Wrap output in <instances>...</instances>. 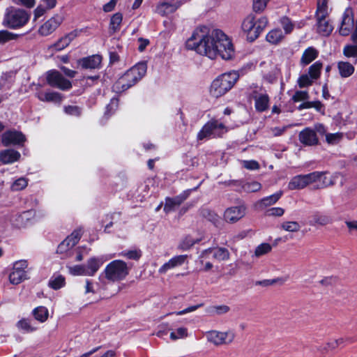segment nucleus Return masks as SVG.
<instances>
[{
  "mask_svg": "<svg viewBox=\"0 0 357 357\" xmlns=\"http://www.w3.org/2000/svg\"><path fill=\"white\" fill-rule=\"evenodd\" d=\"M47 10L42 5H38L33 11V20H37L39 17L43 16Z\"/></svg>",
  "mask_w": 357,
  "mask_h": 357,
  "instance_id": "63",
  "label": "nucleus"
},
{
  "mask_svg": "<svg viewBox=\"0 0 357 357\" xmlns=\"http://www.w3.org/2000/svg\"><path fill=\"white\" fill-rule=\"evenodd\" d=\"M354 25V20L353 11L351 8H347L342 17L339 28L340 34L344 36H348L352 31Z\"/></svg>",
  "mask_w": 357,
  "mask_h": 357,
  "instance_id": "19",
  "label": "nucleus"
},
{
  "mask_svg": "<svg viewBox=\"0 0 357 357\" xmlns=\"http://www.w3.org/2000/svg\"><path fill=\"white\" fill-rule=\"evenodd\" d=\"M35 96L42 102H52L57 103L62 100V96L61 93L52 91L44 92L40 90H37Z\"/></svg>",
  "mask_w": 357,
  "mask_h": 357,
  "instance_id": "25",
  "label": "nucleus"
},
{
  "mask_svg": "<svg viewBox=\"0 0 357 357\" xmlns=\"http://www.w3.org/2000/svg\"><path fill=\"white\" fill-rule=\"evenodd\" d=\"M235 336V333L232 331L225 332L211 331L206 333V337L208 342L216 346L231 344L234 341Z\"/></svg>",
  "mask_w": 357,
  "mask_h": 357,
  "instance_id": "10",
  "label": "nucleus"
},
{
  "mask_svg": "<svg viewBox=\"0 0 357 357\" xmlns=\"http://www.w3.org/2000/svg\"><path fill=\"white\" fill-rule=\"evenodd\" d=\"M322 68V63L320 61H316L312 66H310L308 70L309 75L313 79H317L319 77L321 74V70Z\"/></svg>",
  "mask_w": 357,
  "mask_h": 357,
  "instance_id": "44",
  "label": "nucleus"
},
{
  "mask_svg": "<svg viewBox=\"0 0 357 357\" xmlns=\"http://www.w3.org/2000/svg\"><path fill=\"white\" fill-rule=\"evenodd\" d=\"M66 268L69 274L73 276H86V271L84 264L67 265Z\"/></svg>",
  "mask_w": 357,
  "mask_h": 357,
  "instance_id": "41",
  "label": "nucleus"
},
{
  "mask_svg": "<svg viewBox=\"0 0 357 357\" xmlns=\"http://www.w3.org/2000/svg\"><path fill=\"white\" fill-rule=\"evenodd\" d=\"M21 154L19 151L9 149L0 151V163L3 165L12 164L20 159Z\"/></svg>",
  "mask_w": 357,
  "mask_h": 357,
  "instance_id": "24",
  "label": "nucleus"
},
{
  "mask_svg": "<svg viewBox=\"0 0 357 357\" xmlns=\"http://www.w3.org/2000/svg\"><path fill=\"white\" fill-rule=\"evenodd\" d=\"M245 211L243 205L229 207L225 210L224 218L227 222L235 223L245 216Z\"/></svg>",
  "mask_w": 357,
  "mask_h": 357,
  "instance_id": "21",
  "label": "nucleus"
},
{
  "mask_svg": "<svg viewBox=\"0 0 357 357\" xmlns=\"http://www.w3.org/2000/svg\"><path fill=\"white\" fill-rule=\"evenodd\" d=\"M280 227L283 230L289 232H296L301 229L300 225L296 221H285Z\"/></svg>",
  "mask_w": 357,
  "mask_h": 357,
  "instance_id": "45",
  "label": "nucleus"
},
{
  "mask_svg": "<svg viewBox=\"0 0 357 357\" xmlns=\"http://www.w3.org/2000/svg\"><path fill=\"white\" fill-rule=\"evenodd\" d=\"M354 64L345 61H337V69L339 75L344 79L351 77L355 71Z\"/></svg>",
  "mask_w": 357,
  "mask_h": 357,
  "instance_id": "26",
  "label": "nucleus"
},
{
  "mask_svg": "<svg viewBox=\"0 0 357 357\" xmlns=\"http://www.w3.org/2000/svg\"><path fill=\"white\" fill-rule=\"evenodd\" d=\"M188 336V328L185 327H179L175 331L170 333V339L172 340H177L179 339H184Z\"/></svg>",
  "mask_w": 357,
  "mask_h": 357,
  "instance_id": "43",
  "label": "nucleus"
},
{
  "mask_svg": "<svg viewBox=\"0 0 357 357\" xmlns=\"http://www.w3.org/2000/svg\"><path fill=\"white\" fill-rule=\"evenodd\" d=\"M13 2L18 6H22L27 8H31L36 4L35 0H13Z\"/></svg>",
  "mask_w": 357,
  "mask_h": 357,
  "instance_id": "61",
  "label": "nucleus"
},
{
  "mask_svg": "<svg viewBox=\"0 0 357 357\" xmlns=\"http://www.w3.org/2000/svg\"><path fill=\"white\" fill-rule=\"evenodd\" d=\"M29 19V12L22 8L10 6L5 10L2 24L8 28L17 29L26 25Z\"/></svg>",
  "mask_w": 357,
  "mask_h": 357,
  "instance_id": "6",
  "label": "nucleus"
},
{
  "mask_svg": "<svg viewBox=\"0 0 357 357\" xmlns=\"http://www.w3.org/2000/svg\"><path fill=\"white\" fill-rule=\"evenodd\" d=\"M243 165L245 168L250 170H255L259 168V163L255 160H243Z\"/></svg>",
  "mask_w": 357,
  "mask_h": 357,
  "instance_id": "62",
  "label": "nucleus"
},
{
  "mask_svg": "<svg viewBox=\"0 0 357 357\" xmlns=\"http://www.w3.org/2000/svg\"><path fill=\"white\" fill-rule=\"evenodd\" d=\"M272 247L271 244L268 243H264L259 245L255 251V255L256 257H260L261 255H266L271 252Z\"/></svg>",
  "mask_w": 357,
  "mask_h": 357,
  "instance_id": "51",
  "label": "nucleus"
},
{
  "mask_svg": "<svg viewBox=\"0 0 357 357\" xmlns=\"http://www.w3.org/2000/svg\"><path fill=\"white\" fill-rule=\"evenodd\" d=\"M308 182L306 178L305 174H300L294 176L288 184V188L289 190H300L307 186Z\"/></svg>",
  "mask_w": 357,
  "mask_h": 357,
  "instance_id": "30",
  "label": "nucleus"
},
{
  "mask_svg": "<svg viewBox=\"0 0 357 357\" xmlns=\"http://www.w3.org/2000/svg\"><path fill=\"white\" fill-rule=\"evenodd\" d=\"M80 31L79 30H73L68 34L65 35L63 37L60 38L56 43H55L53 45L50 46V48L52 49L55 51H61L68 47L70 43L76 38Z\"/></svg>",
  "mask_w": 357,
  "mask_h": 357,
  "instance_id": "23",
  "label": "nucleus"
},
{
  "mask_svg": "<svg viewBox=\"0 0 357 357\" xmlns=\"http://www.w3.org/2000/svg\"><path fill=\"white\" fill-rule=\"evenodd\" d=\"M213 258L218 261L227 260L229 258V252L227 249L225 248H212Z\"/></svg>",
  "mask_w": 357,
  "mask_h": 357,
  "instance_id": "42",
  "label": "nucleus"
},
{
  "mask_svg": "<svg viewBox=\"0 0 357 357\" xmlns=\"http://www.w3.org/2000/svg\"><path fill=\"white\" fill-rule=\"evenodd\" d=\"M186 48L215 59L220 56L230 60L235 55L231 39L220 29H209L206 26L197 27L185 43Z\"/></svg>",
  "mask_w": 357,
  "mask_h": 357,
  "instance_id": "1",
  "label": "nucleus"
},
{
  "mask_svg": "<svg viewBox=\"0 0 357 357\" xmlns=\"http://www.w3.org/2000/svg\"><path fill=\"white\" fill-rule=\"evenodd\" d=\"M64 112L66 114L71 116H78L81 114V109L75 105H69L64 107Z\"/></svg>",
  "mask_w": 357,
  "mask_h": 357,
  "instance_id": "59",
  "label": "nucleus"
},
{
  "mask_svg": "<svg viewBox=\"0 0 357 357\" xmlns=\"http://www.w3.org/2000/svg\"><path fill=\"white\" fill-rule=\"evenodd\" d=\"M31 314L37 321L45 323L48 319L49 310L46 307L40 305L35 307Z\"/></svg>",
  "mask_w": 357,
  "mask_h": 357,
  "instance_id": "32",
  "label": "nucleus"
},
{
  "mask_svg": "<svg viewBox=\"0 0 357 357\" xmlns=\"http://www.w3.org/2000/svg\"><path fill=\"white\" fill-rule=\"evenodd\" d=\"M239 78L236 71L223 73L215 78L211 83L209 93L213 98H220L227 93L234 86Z\"/></svg>",
  "mask_w": 357,
  "mask_h": 357,
  "instance_id": "5",
  "label": "nucleus"
},
{
  "mask_svg": "<svg viewBox=\"0 0 357 357\" xmlns=\"http://www.w3.org/2000/svg\"><path fill=\"white\" fill-rule=\"evenodd\" d=\"M284 213V209L281 207H273L265 211V215L269 217H281Z\"/></svg>",
  "mask_w": 357,
  "mask_h": 357,
  "instance_id": "54",
  "label": "nucleus"
},
{
  "mask_svg": "<svg viewBox=\"0 0 357 357\" xmlns=\"http://www.w3.org/2000/svg\"><path fill=\"white\" fill-rule=\"evenodd\" d=\"M309 185H314L317 188H324L333 184L332 180L326 176L324 172H313L305 174Z\"/></svg>",
  "mask_w": 357,
  "mask_h": 357,
  "instance_id": "16",
  "label": "nucleus"
},
{
  "mask_svg": "<svg viewBox=\"0 0 357 357\" xmlns=\"http://www.w3.org/2000/svg\"><path fill=\"white\" fill-rule=\"evenodd\" d=\"M107 260L108 259L104 255L93 256L89 258L86 264H84L86 276L92 277L95 275Z\"/></svg>",
  "mask_w": 357,
  "mask_h": 357,
  "instance_id": "17",
  "label": "nucleus"
},
{
  "mask_svg": "<svg viewBox=\"0 0 357 357\" xmlns=\"http://www.w3.org/2000/svg\"><path fill=\"white\" fill-rule=\"evenodd\" d=\"M190 190H185L178 196L174 198H167L164 206V211L169 213L174 211L187 197L189 196Z\"/></svg>",
  "mask_w": 357,
  "mask_h": 357,
  "instance_id": "22",
  "label": "nucleus"
},
{
  "mask_svg": "<svg viewBox=\"0 0 357 357\" xmlns=\"http://www.w3.org/2000/svg\"><path fill=\"white\" fill-rule=\"evenodd\" d=\"M327 17H316L317 32L323 36H329L333 30V26L330 24Z\"/></svg>",
  "mask_w": 357,
  "mask_h": 357,
  "instance_id": "28",
  "label": "nucleus"
},
{
  "mask_svg": "<svg viewBox=\"0 0 357 357\" xmlns=\"http://www.w3.org/2000/svg\"><path fill=\"white\" fill-rule=\"evenodd\" d=\"M229 307L227 305H215L211 306L208 310L207 312L211 315H220L223 314H226L229 312Z\"/></svg>",
  "mask_w": 357,
  "mask_h": 357,
  "instance_id": "46",
  "label": "nucleus"
},
{
  "mask_svg": "<svg viewBox=\"0 0 357 357\" xmlns=\"http://www.w3.org/2000/svg\"><path fill=\"white\" fill-rule=\"evenodd\" d=\"M280 23L285 33V34H289L291 33L294 28V24L287 17H282L280 20Z\"/></svg>",
  "mask_w": 357,
  "mask_h": 357,
  "instance_id": "49",
  "label": "nucleus"
},
{
  "mask_svg": "<svg viewBox=\"0 0 357 357\" xmlns=\"http://www.w3.org/2000/svg\"><path fill=\"white\" fill-rule=\"evenodd\" d=\"M268 24V20L266 17L256 18L253 14H249L242 21L241 31L248 41L253 42L259 38Z\"/></svg>",
  "mask_w": 357,
  "mask_h": 357,
  "instance_id": "4",
  "label": "nucleus"
},
{
  "mask_svg": "<svg viewBox=\"0 0 357 357\" xmlns=\"http://www.w3.org/2000/svg\"><path fill=\"white\" fill-rule=\"evenodd\" d=\"M328 0H317L315 17H327L331 12Z\"/></svg>",
  "mask_w": 357,
  "mask_h": 357,
  "instance_id": "33",
  "label": "nucleus"
},
{
  "mask_svg": "<svg viewBox=\"0 0 357 357\" xmlns=\"http://www.w3.org/2000/svg\"><path fill=\"white\" fill-rule=\"evenodd\" d=\"M228 131L227 128L220 121L212 119L208 121L198 132V140H207L221 137Z\"/></svg>",
  "mask_w": 357,
  "mask_h": 357,
  "instance_id": "7",
  "label": "nucleus"
},
{
  "mask_svg": "<svg viewBox=\"0 0 357 357\" xmlns=\"http://www.w3.org/2000/svg\"><path fill=\"white\" fill-rule=\"evenodd\" d=\"M46 79L49 85L61 90H68L72 87L71 82L56 70L48 71Z\"/></svg>",
  "mask_w": 357,
  "mask_h": 357,
  "instance_id": "15",
  "label": "nucleus"
},
{
  "mask_svg": "<svg viewBox=\"0 0 357 357\" xmlns=\"http://www.w3.org/2000/svg\"><path fill=\"white\" fill-rule=\"evenodd\" d=\"M251 96L255 100V107L257 112H263L268 109L270 98L265 91L258 86H255Z\"/></svg>",
  "mask_w": 357,
  "mask_h": 357,
  "instance_id": "12",
  "label": "nucleus"
},
{
  "mask_svg": "<svg viewBox=\"0 0 357 357\" xmlns=\"http://www.w3.org/2000/svg\"><path fill=\"white\" fill-rule=\"evenodd\" d=\"M123 20V16L121 13H116L111 18L110 20V28L114 31H116L118 30L120 27V25L121 24Z\"/></svg>",
  "mask_w": 357,
  "mask_h": 357,
  "instance_id": "50",
  "label": "nucleus"
},
{
  "mask_svg": "<svg viewBox=\"0 0 357 357\" xmlns=\"http://www.w3.org/2000/svg\"><path fill=\"white\" fill-rule=\"evenodd\" d=\"M101 61V56L96 54L81 59L79 61V64L84 68L95 69L100 67Z\"/></svg>",
  "mask_w": 357,
  "mask_h": 357,
  "instance_id": "29",
  "label": "nucleus"
},
{
  "mask_svg": "<svg viewBox=\"0 0 357 357\" xmlns=\"http://www.w3.org/2000/svg\"><path fill=\"white\" fill-rule=\"evenodd\" d=\"M43 216V211L31 209L16 214L13 217L11 222L14 227L23 229L34 224Z\"/></svg>",
  "mask_w": 357,
  "mask_h": 357,
  "instance_id": "8",
  "label": "nucleus"
},
{
  "mask_svg": "<svg viewBox=\"0 0 357 357\" xmlns=\"http://www.w3.org/2000/svg\"><path fill=\"white\" fill-rule=\"evenodd\" d=\"M342 138V134L340 132L328 133L326 135V140L328 144H336Z\"/></svg>",
  "mask_w": 357,
  "mask_h": 357,
  "instance_id": "57",
  "label": "nucleus"
},
{
  "mask_svg": "<svg viewBox=\"0 0 357 357\" xmlns=\"http://www.w3.org/2000/svg\"><path fill=\"white\" fill-rule=\"evenodd\" d=\"M198 241V239H195L190 236H186L178 243V249L182 251L188 250Z\"/></svg>",
  "mask_w": 357,
  "mask_h": 357,
  "instance_id": "39",
  "label": "nucleus"
},
{
  "mask_svg": "<svg viewBox=\"0 0 357 357\" xmlns=\"http://www.w3.org/2000/svg\"><path fill=\"white\" fill-rule=\"evenodd\" d=\"M66 284V279L65 278L59 273H54L50 278L48 282V285L50 288L58 290L62 287H63Z\"/></svg>",
  "mask_w": 357,
  "mask_h": 357,
  "instance_id": "35",
  "label": "nucleus"
},
{
  "mask_svg": "<svg viewBox=\"0 0 357 357\" xmlns=\"http://www.w3.org/2000/svg\"><path fill=\"white\" fill-rule=\"evenodd\" d=\"M104 273L108 280L117 282L123 280L127 276L128 268L124 261L114 260L106 266Z\"/></svg>",
  "mask_w": 357,
  "mask_h": 357,
  "instance_id": "9",
  "label": "nucleus"
},
{
  "mask_svg": "<svg viewBox=\"0 0 357 357\" xmlns=\"http://www.w3.org/2000/svg\"><path fill=\"white\" fill-rule=\"evenodd\" d=\"M213 259V249L208 248L203 250L199 255V261L202 264H204L205 261H212Z\"/></svg>",
  "mask_w": 357,
  "mask_h": 357,
  "instance_id": "52",
  "label": "nucleus"
},
{
  "mask_svg": "<svg viewBox=\"0 0 357 357\" xmlns=\"http://www.w3.org/2000/svg\"><path fill=\"white\" fill-rule=\"evenodd\" d=\"M191 0H166L159 2L155 8V13L162 15L167 16L174 13L182 5L190 1Z\"/></svg>",
  "mask_w": 357,
  "mask_h": 357,
  "instance_id": "14",
  "label": "nucleus"
},
{
  "mask_svg": "<svg viewBox=\"0 0 357 357\" xmlns=\"http://www.w3.org/2000/svg\"><path fill=\"white\" fill-rule=\"evenodd\" d=\"M299 139L301 143L307 146H312L318 143V138L315 131L308 128L300 132Z\"/></svg>",
  "mask_w": 357,
  "mask_h": 357,
  "instance_id": "27",
  "label": "nucleus"
},
{
  "mask_svg": "<svg viewBox=\"0 0 357 357\" xmlns=\"http://www.w3.org/2000/svg\"><path fill=\"white\" fill-rule=\"evenodd\" d=\"M342 53L345 57L354 59V63H357V44L345 45L343 48Z\"/></svg>",
  "mask_w": 357,
  "mask_h": 357,
  "instance_id": "40",
  "label": "nucleus"
},
{
  "mask_svg": "<svg viewBox=\"0 0 357 357\" xmlns=\"http://www.w3.org/2000/svg\"><path fill=\"white\" fill-rule=\"evenodd\" d=\"M119 100L116 98L111 99L109 103L106 107V111L105 114L109 116L112 114L118 108Z\"/></svg>",
  "mask_w": 357,
  "mask_h": 357,
  "instance_id": "56",
  "label": "nucleus"
},
{
  "mask_svg": "<svg viewBox=\"0 0 357 357\" xmlns=\"http://www.w3.org/2000/svg\"><path fill=\"white\" fill-rule=\"evenodd\" d=\"M318 54L319 52L314 47H309L303 53L301 62L303 65H308L315 59H317Z\"/></svg>",
  "mask_w": 357,
  "mask_h": 357,
  "instance_id": "34",
  "label": "nucleus"
},
{
  "mask_svg": "<svg viewBox=\"0 0 357 357\" xmlns=\"http://www.w3.org/2000/svg\"><path fill=\"white\" fill-rule=\"evenodd\" d=\"M28 185V180L24 177H20L12 183L10 188L13 191H19L24 189Z\"/></svg>",
  "mask_w": 357,
  "mask_h": 357,
  "instance_id": "48",
  "label": "nucleus"
},
{
  "mask_svg": "<svg viewBox=\"0 0 357 357\" xmlns=\"http://www.w3.org/2000/svg\"><path fill=\"white\" fill-rule=\"evenodd\" d=\"M146 70L147 65L146 62L137 63L119 78L113 85V90L116 93H121L128 89L146 75Z\"/></svg>",
  "mask_w": 357,
  "mask_h": 357,
  "instance_id": "3",
  "label": "nucleus"
},
{
  "mask_svg": "<svg viewBox=\"0 0 357 357\" xmlns=\"http://www.w3.org/2000/svg\"><path fill=\"white\" fill-rule=\"evenodd\" d=\"M309 98V95L306 91H296L291 99L294 102L305 101Z\"/></svg>",
  "mask_w": 357,
  "mask_h": 357,
  "instance_id": "58",
  "label": "nucleus"
},
{
  "mask_svg": "<svg viewBox=\"0 0 357 357\" xmlns=\"http://www.w3.org/2000/svg\"><path fill=\"white\" fill-rule=\"evenodd\" d=\"M261 188V184L257 181L246 182L242 184V190L246 192H257Z\"/></svg>",
  "mask_w": 357,
  "mask_h": 357,
  "instance_id": "47",
  "label": "nucleus"
},
{
  "mask_svg": "<svg viewBox=\"0 0 357 357\" xmlns=\"http://www.w3.org/2000/svg\"><path fill=\"white\" fill-rule=\"evenodd\" d=\"M331 222V218L325 215L316 213L314 214L310 220V225H326Z\"/></svg>",
  "mask_w": 357,
  "mask_h": 357,
  "instance_id": "38",
  "label": "nucleus"
},
{
  "mask_svg": "<svg viewBox=\"0 0 357 357\" xmlns=\"http://www.w3.org/2000/svg\"><path fill=\"white\" fill-rule=\"evenodd\" d=\"M82 229H77L68 236L57 247L56 252L63 259H69L73 262L81 261L83 254L80 248L75 246L79 242L82 236Z\"/></svg>",
  "mask_w": 357,
  "mask_h": 357,
  "instance_id": "2",
  "label": "nucleus"
},
{
  "mask_svg": "<svg viewBox=\"0 0 357 357\" xmlns=\"http://www.w3.org/2000/svg\"><path fill=\"white\" fill-rule=\"evenodd\" d=\"M188 257L187 255H180L172 257L159 268L158 273L163 275L170 270L183 266L187 262Z\"/></svg>",
  "mask_w": 357,
  "mask_h": 357,
  "instance_id": "20",
  "label": "nucleus"
},
{
  "mask_svg": "<svg viewBox=\"0 0 357 357\" xmlns=\"http://www.w3.org/2000/svg\"><path fill=\"white\" fill-rule=\"evenodd\" d=\"M128 259H138L141 257V253L137 250H130L123 254Z\"/></svg>",
  "mask_w": 357,
  "mask_h": 357,
  "instance_id": "64",
  "label": "nucleus"
},
{
  "mask_svg": "<svg viewBox=\"0 0 357 357\" xmlns=\"http://www.w3.org/2000/svg\"><path fill=\"white\" fill-rule=\"evenodd\" d=\"M16 326L18 330L27 333H33L38 329V328L34 326L31 321L27 319H22L18 321L16 324Z\"/></svg>",
  "mask_w": 357,
  "mask_h": 357,
  "instance_id": "37",
  "label": "nucleus"
},
{
  "mask_svg": "<svg viewBox=\"0 0 357 357\" xmlns=\"http://www.w3.org/2000/svg\"><path fill=\"white\" fill-rule=\"evenodd\" d=\"M28 267L26 260H19L14 263L13 271L9 275V281L13 284H18L27 278L26 269Z\"/></svg>",
  "mask_w": 357,
  "mask_h": 357,
  "instance_id": "11",
  "label": "nucleus"
},
{
  "mask_svg": "<svg viewBox=\"0 0 357 357\" xmlns=\"http://www.w3.org/2000/svg\"><path fill=\"white\" fill-rule=\"evenodd\" d=\"M284 38V35L280 29L271 30L266 36V40L271 44H278Z\"/></svg>",
  "mask_w": 357,
  "mask_h": 357,
  "instance_id": "36",
  "label": "nucleus"
},
{
  "mask_svg": "<svg viewBox=\"0 0 357 357\" xmlns=\"http://www.w3.org/2000/svg\"><path fill=\"white\" fill-rule=\"evenodd\" d=\"M16 36L8 31H0V43H5L9 40H13Z\"/></svg>",
  "mask_w": 357,
  "mask_h": 357,
  "instance_id": "60",
  "label": "nucleus"
},
{
  "mask_svg": "<svg viewBox=\"0 0 357 357\" xmlns=\"http://www.w3.org/2000/svg\"><path fill=\"white\" fill-rule=\"evenodd\" d=\"M270 0H253V10L257 13L263 12Z\"/></svg>",
  "mask_w": 357,
  "mask_h": 357,
  "instance_id": "53",
  "label": "nucleus"
},
{
  "mask_svg": "<svg viewBox=\"0 0 357 357\" xmlns=\"http://www.w3.org/2000/svg\"><path fill=\"white\" fill-rule=\"evenodd\" d=\"M25 135L16 130H9L3 132L1 135V142L3 146H22L26 142Z\"/></svg>",
  "mask_w": 357,
  "mask_h": 357,
  "instance_id": "13",
  "label": "nucleus"
},
{
  "mask_svg": "<svg viewBox=\"0 0 357 357\" xmlns=\"http://www.w3.org/2000/svg\"><path fill=\"white\" fill-rule=\"evenodd\" d=\"M313 80L314 79H312L310 75L305 74L298 77L297 82L299 87L303 88L310 86L312 84Z\"/></svg>",
  "mask_w": 357,
  "mask_h": 357,
  "instance_id": "55",
  "label": "nucleus"
},
{
  "mask_svg": "<svg viewBox=\"0 0 357 357\" xmlns=\"http://www.w3.org/2000/svg\"><path fill=\"white\" fill-rule=\"evenodd\" d=\"M63 21V17L61 15H54L40 26L39 34L43 36L51 34L61 25Z\"/></svg>",
  "mask_w": 357,
  "mask_h": 357,
  "instance_id": "18",
  "label": "nucleus"
},
{
  "mask_svg": "<svg viewBox=\"0 0 357 357\" xmlns=\"http://www.w3.org/2000/svg\"><path fill=\"white\" fill-rule=\"evenodd\" d=\"M282 192L278 191L270 196L266 197L257 203V206L261 209L275 204L282 197Z\"/></svg>",
  "mask_w": 357,
  "mask_h": 357,
  "instance_id": "31",
  "label": "nucleus"
}]
</instances>
